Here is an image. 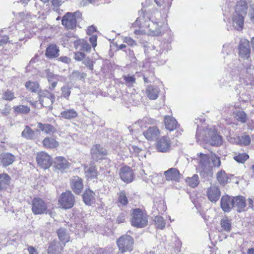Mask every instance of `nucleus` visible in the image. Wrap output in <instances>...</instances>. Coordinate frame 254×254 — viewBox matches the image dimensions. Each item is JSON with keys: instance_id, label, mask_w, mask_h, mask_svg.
<instances>
[{"instance_id": "obj_1", "label": "nucleus", "mask_w": 254, "mask_h": 254, "mask_svg": "<svg viewBox=\"0 0 254 254\" xmlns=\"http://www.w3.org/2000/svg\"><path fill=\"white\" fill-rule=\"evenodd\" d=\"M196 137L198 140H203L213 146H219L222 143L221 136L217 133L214 128H207L202 131L198 129Z\"/></svg>"}, {"instance_id": "obj_2", "label": "nucleus", "mask_w": 254, "mask_h": 254, "mask_svg": "<svg viewBox=\"0 0 254 254\" xmlns=\"http://www.w3.org/2000/svg\"><path fill=\"white\" fill-rule=\"evenodd\" d=\"M199 167L204 173H211L213 167H219L221 165L220 158L215 154H212L210 159L208 155L200 153Z\"/></svg>"}, {"instance_id": "obj_3", "label": "nucleus", "mask_w": 254, "mask_h": 254, "mask_svg": "<svg viewBox=\"0 0 254 254\" xmlns=\"http://www.w3.org/2000/svg\"><path fill=\"white\" fill-rule=\"evenodd\" d=\"M142 18L138 17L134 22V26H140L142 25L143 27H146L147 30H144V33H147L148 34L152 36H159L161 34L162 23L159 21H154L153 20H149L144 23H142Z\"/></svg>"}, {"instance_id": "obj_4", "label": "nucleus", "mask_w": 254, "mask_h": 254, "mask_svg": "<svg viewBox=\"0 0 254 254\" xmlns=\"http://www.w3.org/2000/svg\"><path fill=\"white\" fill-rule=\"evenodd\" d=\"M131 223L134 227L137 228L144 227L147 225V216L139 208L133 209L131 213Z\"/></svg>"}, {"instance_id": "obj_5", "label": "nucleus", "mask_w": 254, "mask_h": 254, "mask_svg": "<svg viewBox=\"0 0 254 254\" xmlns=\"http://www.w3.org/2000/svg\"><path fill=\"white\" fill-rule=\"evenodd\" d=\"M119 251L122 253L131 252L133 249L134 241L133 238L128 235H125L120 237L117 241Z\"/></svg>"}, {"instance_id": "obj_6", "label": "nucleus", "mask_w": 254, "mask_h": 254, "mask_svg": "<svg viewBox=\"0 0 254 254\" xmlns=\"http://www.w3.org/2000/svg\"><path fill=\"white\" fill-rule=\"evenodd\" d=\"M81 15V13L78 11L74 13L67 12L63 16L62 23L66 28L72 29L76 26V17L79 18Z\"/></svg>"}, {"instance_id": "obj_7", "label": "nucleus", "mask_w": 254, "mask_h": 254, "mask_svg": "<svg viewBox=\"0 0 254 254\" xmlns=\"http://www.w3.org/2000/svg\"><path fill=\"white\" fill-rule=\"evenodd\" d=\"M60 206L65 209L72 207L74 204V196L70 191L63 192L59 199Z\"/></svg>"}, {"instance_id": "obj_8", "label": "nucleus", "mask_w": 254, "mask_h": 254, "mask_svg": "<svg viewBox=\"0 0 254 254\" xmlns=\"http://www.w3.org/2000/svg\"><path fill=\"white\" fill-rule=\"evenodd\" d=\"M45 202L39 197H35L32 201V211L35 215L44 213L47 210Z\"/></svg>"}, {"instance_id": "obj_9", "label": "nucleus", "mask_w": 254, "mask_h": 254, "mask_svg": "<svg viewBox=\"0 0 254 254\" xmlns=\"http://www.w3.org/2000/svg\"><path fill=\"white\" fill-rule=\"evenodd\" d=\"M36 161L41 168L46 169L52 165L51 156L45 152H40L37 154Z\"/></svg>"}, {"instance_id": "obj_10", "label": "nucleus", "mask_w": 254, "mask_h": 254, "mask_svg": "<svg viewBox=\"0 0 254 254\" xmlns=\"http://www.w3.org/2000/svg\"><path fill=\"white\" fill-rule=\"evenodd\" d=\"M39 97L40 103L45 107H50L53 104L55 99L54 95L47 91L40 92Z\"/></svg>"}, {"instance_id": "obj_11", "label": "nucleus", "mask_w": 254, "mask_h": 254, "mask_svg": "<svg viewBox=\"0 0 254 254\" xmlns=\"http://www.w3.org/2000/svg\"><path fill=\"white\" fill-rule=\"evenodd\" d=\"M239 55L243 59H248L251 54L249 41L246 39H242L239 45Z\"/></svg>"}, {"instance_id": "obj_12", "label": "nucleus", "mask_w": 254, "mask_h": 254, "mask_svg": "<svg viewBox=\"0 0 254 254\" xmlns=\"http://www.w3.org/2000/svg\"><path fill=\"white\" fill-rule=\"evenodd\" d=\"M91 154L92 158L97 161L105 158L107 155V151L100 145L96 144L91 149Z\"/></svg>"}, {"instance_id": "obj_13", "label": "nucleus", "mask_w": 254, "mask_h": 254, "mask_svg": "<svg viewBox=\"0 0 254 254\" xmlns=\"http://www.w3.org/2000/svg\"><path fill=\"white\" fill-rule=\"evenodd\" d=\"M171 147V141L169 137L162 136L156 142V149L160 152H167Z\"/></svg>"}, {"instance_id": "obj_14", "label": "nucleus", "mask_w": 254, "mask_h": 254, "mask_svg": "<svg viewBox=\"0 0 254 254\" xmlns=\"http://www.w3.org/2000/svg\"><path fill=\"white\" fill-rule=\"evenodd\" d=\"M234 197L228 195H223L221 199L220 206L225 212H229L234 207Z\"/></svg>"}, {"instance_id": "obj_15", "label": "nucleus", "mask_w": 254, "mask_h": 254, "mask_svg": "<svg viewBox=\"0 0 254 254\" xmlns=\"http://www.w3.org/2000/svg\"><path fill=\"white\" fill-rule=\"evenodd\" d=\"M166 180L168 181L179 182L180 180L181 174L179 170L175 168H171L164 173Z\"/></svg>"}, {"instance_id": "obj_16", "label": "nucleus", "mask_w": 254, "mask_h": 254, "mask_svg": "<svg viewBox=\"0 0 254 254\" xmlns=\"http://www.w3.org/2000/svg\"><path fill=\"white\" fill-rule=\"evenodd\" d=\"M120 176L122 180L127 183L131 182L133 179L132 171L127 166L124 167L120 169Z\"/></svg>"}, {"instance_id": "obj_17", "label": "nucleus", "mask_w": 254, "mask_h": 254, "mask_svg": "<svg viewBox=\"0 0 254 254\" xmlns=\"http://www.w3.org/2000/svg\"><path fill=\"white\" fill-rule=\"evenodd\" d=\"M64 246V244H62L56 240H54L49 244L48 254H61Z\"/></svg>"}, {"instance_id": "obj_18", "label": "nucleus", "mask_w": 254, "mask_h": 254, "mask_svg": "<svg viewBox=\"0 0 254 254\" xmlns=\"http://www.w3.org/2000/svg\"><path fill=\"white\" fill-rule=\"evenodd\" d=\"M206 193L207 197L210 201L216 202L219 199L221 192L218 187L211 186L208 188Z\"/></svg>"}, {"instance_id": "obj_19", "label": "nucleus", "mask_w": 254, "mask_h": 254, "mask_svg": "<svg viewBox=\"0 0 254 254\" xmlns=\"http://www.w3.org/2000/svg\"><path fill=\"white\" fill-rule=\"evenodd\" d=\"M70 165V164L64 157L59 156L55 158V168L62 172L67 170L69 168Z\"/></svg>"}, {"instance_id": "obj_20", "label": "nucleus", "mask_w": 254, "mask_h": 254, "mask_svg": "<svg viewBox=\"0 0 254 254\" xmlns=\"http://www.w3.org/2000/svg\"><path fill=\"white\" fill-rule=\"evenodd\" d=\"M70 185L73 191L76 194H79L83 188L82 180L78 176L71 178Z\"/></svg>"}, {"instance_id": "obj_21", "label": "nucleus", "mask_w": 254, "mask_h": 254, "mask_svg": "<svg viewBox=\"0 0 254 254\" xmlns=\"http://www.w3.org/2000/svg\"><path fill=\"white\" fill-rule=\"evenodd\" d=\"M244 16L241 14L234 13L232 17V24L233 27L238 30L243 29L244 22Z\"/></svg>"}, {"instance_id": "obj_22", "label": "nucleus", "mask_w": 254, "mask_h": 254, "mask_svg": "<svg viewBox=\"0 0 254 254\" xmlns=\"http://www.w3.org/2000/svg\"><path fill=\"white\" fill-rule=\"evenodd\" d=\"M234 207L236 208L238 212H241L245 210L246 207L245 198L242 196L234 197Z\"/></svg>"}, {"instance_id": "obj_23", "label": "nucleus", "mask_w": 254, "mask_h": 254, "mask_svg": "<svg viewBox=\"0 0 254 254\" xmlns=\"http://www.w3.org/2000/svg\"><path fill=\"white\" fill-rule=\"evenodd\" d=\"M160 134V131L156 127H150L143 132V135L149 140L156 139Z\"/></svg>"}, {"instance_id": "obj_24", "label": "nucleus", "mask_w": 254, "mask_h": 254, "mask_svg": "<svg viewBox=\"0 0 254 254\" xmlns=\"http://www.w3.org/2000/svg\"><path fill=\"white\" fill-rule=\"evenodd\" d=\"M59 52L58 47L56 45L52 44L47 48L45 55L49 59H53L59 56Z\"/></svg>"}, {"instance_id": "obj_25", "label": "nucleus", "mask_w": 254, "mask_h": 254, "mask_svg": "<svg viewBox=\"0 0 254 254\" xmlns=\"http://www.w3.org/2000/svg\"><path fill=\"white\" fill-rule=\"evenodd\" d=\"M146 94L150 100H155L158 97L160 90L157 87L148 86L146 89Z\"/></svg>"}, {"instance_id": "obj_26", "label": "nucleus", "mask_w": 254, "mask_h": 254, "mask_svg": "<svg viewBox=\"0 0 254 254\" xmlns=\"http://www.w3.org/2000/svg\"><path fill=\"white\" fill-rule=\"evenodd\" d=\"M248 6L245 1L241 0L237 3L235 13L245 16L247 12Z\"/></svg>"}, {"instance_id": "obj_27", "label": "nucleus", "mask_w": 254, "mask_h": 254, "mask_svg": "<svg viewBox=\"0 0 254 254\" xmlns=\"http://www.w3.org/2000/svg\"><path fill=\"white\" fill-rule=\"evenodd\" d=\"M164 123L166 128L170 131L176 129L177 126V121L170 116H165L164 117Z\"/></svg>"}, {"instance_id": "obj_28", "label": "nucleus", "mask_w": 254, "mask_h": 254, "mask_svg": "<svg viewBox=\"0 0 254 254\" xmlns=\"http://www.w3.org/2000/svg\"><path fill=\"white\" fill-rule=\"evenodd\" d=\"M57 233L59 239L63 244L65 245L66 243L69 241L70 237L66 229L61 228L57 231Z\"/></svg>"}, {"instance_id": "obj_29", "label": "nucleus", "mask_w": 254, "mask_h": 254, "mask_svg": "<svg viewBox=\"0 0 254 254\" xmlns=\"http://www.w3.org/2000/svg\"><path fill=\"white\" fill-rule=\"evenodd\" d=\"M14 156L8 153H5L1 155L0 162L4 166L11 164L14 160Z\"/></svg>"}, {"instance_id": "obj_30", "label": "nucleus", "mask_w": 254, "mask_h": 254, "mask_svg": "<svg viewBox=\"0 0 254 254\" xmlns=\"http://www.w3.org/2000/svg\"><path fill=\"white\" fill-rule=\"evenodd\" d=\"M61 116L67 120H71L78 116L77 112L73 109H67L61 113Z\"/></svg>"}, {"instance_id": "obj_31", "label": "nucleus", "mask_w": 254, "mask_h": 254, "mask_svg": "<svg viewBox=\"0 0 254 254\" xmlns=\"http://www.w3.org/2000/svg\"><path fill=\"white\" fill-rule=\"evenodd\" d=\"M10 178L5 173L0 174V190L6 189L9 185Z\"/></svg>"}, {"instance_id": "obj_32", "label": "nucleus", "mask_w": 254, "mask_h": 254, "mask_svg": "<svg viewBox=\"0 0 254 254\" xmlns=\"http://www.w3.org/2000/svg\"><path fill=\"white\" fill-rule=\"evenodd\" d=\"M38 127L47 134H52L56 131V128L50 124H38Z\"/></svg>"}, {"instance_id": "obj_33", "label": "nucleus", "mask_w": 254, "mask_h": 254, "mask_svg": "<svg viewBox=\"0 0 254 254\" xmlns=\"http://www.w3.org/2000/svg\"><path fill=\"white\" fill-rule=\"evenodd\" d=\"M85 176L88 179L96 178L97 176V171L95 166L90 165L89 167L85 168Z\"/></svg>"}, {"instance_id": "obj_34", "label": "nucleus", "mask_w": 254, "mask_h": 254, "mask_svg": "<svg viewBox=\"0 0 254 254\" xmlns=\"http://www.w3.org/2000/svg\"><path fill=\"white\" fill-rule=\"evenodd\" d=\"M94 193L90 190H86L83 194V199L86 205H91L94 199Z\"/></svg>"}, {"instance_id": "obj_35", "label": "nucleus", "mask_w": 254, "mask_h": 254, "mask_svg": "<svg viewBox=\"0 0 254 254\" xmlns=\"http://www.w3.org/2000/svg\"><path fill=\"white\" fill-rule=\"evenodd\" d=\"M43 144L46 148H54L59 146V142L51 137H46L43 140Z\"/></svg>"}, {"instance_id": "obj_36", "label": "nucleus", "mask_w": 254, "mask_h": 254, "mask_svg": "<svg viewBox=\"0 0 254 254\" xmlns=\"http://www.w3.org/2000/svg\"><path fill=\"white\" fill-rule=\"evenodd\" d=\"M220 225L223 230L227 232H229L231 230L232 221L227 217H225L221 219Z\"/></svg>"}, {"instance_id": "obj_37", "label": "nucleus", "mask_w": 254, "mask_h": 254, "mask_svg": "<svg viewBox=\"0 0 254 254\" xmlns=\"http://www.w3.org/2000/svg\"><path fill=\"white\" fill-rule=\"evenodd\" d=\"M186 182L190 187L195 188L199 183V177L197 175L194 174L191 177H187Z\"/></svg>"}, {"instance_id": "obj_38", "label": "nucleus", "mask_w": 254, "mask_h": 254, "mask_svg": "<svg viewBox=\"0 0 254 254\" xmlns=\"http://www.w3.org/2000/svg\"><path fill=\"white\" fill-rule=\"evenodd\" d=\"M87 74L84 72H80L78 70H74L70 75L69 79L71 81L75 82L78 80L84 79Z\"/></svg>"}, {"instance_id": "obj_39", "label": "nucleus", "mask_w": 254, "mask_h": 254, "mask_svg": "<svg viewBox=\"0 0 254 254\" xmlns=\"http://www.w3.org/2000/svg\"><path fill=\"white\" fill-rule=\"evenodd\" d=\"M26 88L32 92H38L39 94L40 93V85L38 83L36 82L28 81L25 83Z\"/></svg>"}, {"instance_id": "obj_40", "label": "nucleus", "mask_w": 254, "mask_h": 254, "mask_svg": "<svg viewBox=\"0 0 254 254\" xmlns=\"http://www.w3.org/2000/svg\"><path fill=\"white\" fill-rule=\"evenodd\" d=\"M21 136L27 139H33L35 137L34 131L28 126H26L22 132Z\"/></svg>"}, {"instance_id": "obj_41", "label": "nucleus", "mask_w": 254, "mask_h": 254, "mask_svg": "<svg viewBox=\"0 0 254 254\" xmlns=\"http://www.w3.org/2000/svg\"><path fill=\"white\" fill-rule=\"evenodd\" d=\"M75 44H77V48H79L80 50L83 51L89 52L91 47L88 42L84 40H80L76 41Z\"/></svg>"}, {"instance_id": "obj_42", "label": "nucleus", "mask_w": 254, "mask_h": 254, "mask_svg": "<svg viewBox=\"0 0 254 254\" xmlns=\"http://www.w3.org/2000/svg\"><path fill=\"white\" fill-rule=\"evenodd\" d=\"M228 177L224 171H221L217 174V180L220 185H224L228 181Z\"/></svg>"}, {"instance_id": "obj_43", "label": "nucleus", "mask_w": 254, "mask_h": 254, "mask_svg": "<svg viewBox=\"0 0 254 254\" xmlns=\"http://www.w3.org/2000/svg\"><path fill=\"white\" fill-rule=\"evenodd\" d=\"M13 110L17 114H27L30 112V109L27 106L19 105L14 106Z\"/></svg>"}, {"instance_id": "obj_44", "label": "nucleus", "mask_w": 254, "mask_h": 254, "mask_svg": "<svg viewBox=\"0 0 254 254\" xmlns=\"http://www.w3.org/2000/svg\"><path fill=\"white\" fill-rule=\"evenodd\" d=\"M118 202L123 206H125L128 203V199L125 190L121 191L119 193Z\"/></svg>"}, {"instance_id": "obj_45", "label": "nucleus", "mask_w": 254, "mask_h": 254, "mask_svg": "<svg viewBox=\"0 0 254 254\" xmlns=\"http://www.w3.org/2000/svg\"><path fill=\"white\" fill-rule=\"evenodd\" d=\"M154 221L157 228L163 229L165 228L166 223L162 216H156L155 217Z\"/></svg>"}, {"instance_id": "obj_46", "label": "nucleus", "mask_w": 254, "mask_h": 254, "mask_svg": "<svg viewBox=\"0 0 254 254\" xmlns=\"http://www.w3.org/2000/svg\"><path fill=\"white\" fill-rule=\"evenodd\" d=\"M249 158V155L246 153H240L234 157V159L238 163H244Z\"/></svg>"}, {"instance_id": "obj_47", "label": "nucleus", "mask_w": 254, "mask_h": 254, "mask_svg": "<svg viewBox=\"0 0 254 254\" xmlns=\"http://www.w3.org/2000/svg\"><path fill=\"white\" fill-rule=\"evenodd\" d=\"M235 117L237 120L242 123H245L247 120L246 114L243 111H239L236 113Z\"/></svg>"}, {"instance_id": "obj_48", "label": "nucleus", "mask_w": 254, "mask_h": 254, "mask_svg": "<svg viewBox=\"0 0 254 254\" xmlns=\"http://www.w3.org/2000/svg\"><path fill=\"white\" fill-rule=\"evenodd\" d=\"M14 98V93L11 90H7L3 94V99L5 100L11 101Z\"/></svg>"}, {"instance_id": "obj_49", "label": "nucleus", "mask_w": 254, "mask_h": 254, "mask_svg": "<svg viewBox=\"0 0 254 254\" xmlns=\"http://www.w3.org/2000/svg\"><path fill=\"white\" fill-rule=\"evenodd\" d=\"M62 95L66 99H68L70 96L71 91L70 87L68 85H64L61 88Z\"/></svg>"}, {"instance_id": "obj_50", "label": "nucleus", "mask_w": 254, "mask_h": 254, "mask_svg": "<svg viewBox=\"0 0 254 254\" xmlns=\"http://www.w3.org/2000/svg\"><path fill=\"white\" fill-rule=\"evenodd\" d=\"M154 1L155 2L157 5L159 7L163 5V4L164 3V0H146L144 5L145 6H148L153 3Z\"/></svg>"}, {"instance_id": "obj_51", "label": "nucleus", "mask_w": 254, "mask_h": 254, "mask_svg": "<svg viewBox=\"0 0 254 254\" xmlns=\"http://www.w3.org/2000/svg\"><path fill=\"white\" fill-rule=\"evenodd\" d=\"M124 79L125 80V82L128 85H132L135 82V78L134 76H130L129 75H125Z\"/></svg>"}, {"instance_id": "obj_52", "label": "nucleus", "mask_w": 254, "mask_h": 254, "mask_svg": "<svg viewBox=\"0 0 254 254\" xmlns=\"http://www.w3.org/2000/svg\"><path fill=\"white\" fill-rule=\"evenodd\" d=\"M240 141L242 144L245 145H249L251 142V138L249 135H244L242 136L240 139Z\"/></svg>"}, {"instance_id": "obj_53", "label": "nucleus", "mask_w": 254, "mask_h": 254, "mask_svg": "<svg viewBox=\"0 0 254 254\" xmlns=\"http://www.w3.org/2000/svg\"><path fill=\"white\" fill-rule=\"evenodd\" d=\"M83 64L86 66L88 67L90 70H93V61L88 57L84 58L83 60Z\"/></svg>"}, {"instance_id": "obj_54", "label": "nucleus", "mask_w": 254, "mask_h": 254, "mask_svg": "<svg viewBox=\"0 0 254 254\" xmlns=\"http://www.w3.org/2000/svg\"><path fill=\"white\" fill-rule=\"evenodd\" d=\"M85 57V55L82 52H76L74 55V59L77 61H83Z\"/></svg>"}, {"instance_id": "obj_55", "label": "nucleus", "mask_w": 254, "mask_h": 254, "mask_svg": "<svg viewBox=\"0 0 254 254\" xmlns=\"http://www.w3.org/2000/svg\"><path fill=\"white\" fill-rule=\"evenodd\" d=\"M124 42H126L129 46L136 45L135 42L130 37H126L124 39Z\"/></svg>"}, {"instance_id": "obj_56", "label": "nucleus", "mask_w": 254, "mask_h": 254, "mask_svg": "<svg viewBox=\"0 0 254 254\" xmlns=\"http://www.w3.org/2000/svg\"><path fill=\"white\" fill-rule=\"evenodd\" d=\"M97 36L93 35L89 38V41L92 44L93 47H95L97 45Z\"/></svg>"}, {"instance_id": "obj_57", "label": "nucleus", "mask_w": 254, "mask_h": 254, "mask_svg": "<svg viewBox=\"0 0 254 254\" xmlns=\"http://www.w3.org/2000/svg\"><path fill=\"white\" fill-rule=\"evenodd\" d=\"M58 60L65 64H69L71 62V59L66 56H62Z\"/></svg>"}, {"instance_id": "obj_58", "label": "nucleus", "mask_w": 254, "mask_h": 254, "mask_svg": "<svg viewBox=\"0 0 254 254\" xmlns=\"http://www.w3.org/2000/svg\"><path fill=\"white\" fill-rule=\"evenodd\" d=\"M52 4L55 7H59L63 3L62 0H51Z\"/></svg>"}, {"instance_id": "obj_59", "label": "nucleus", "mask_w": 254, "mask_h": 254, "mask_svg": "<svg viewBox=\"0 0 254 254\" xmlns=\"http://www.w3.org/2000/svg\"><path fill=\"white\" fill-rule=\"evenodd\" d=\"M130 151H133V152L135 153V154H138L141 150L140 148L135 145L132 146L130 148Z\"/></svg>"}, {"instance_id": "obj_60", "label": "nucleus", "mask_w": 254, "mask_h": 254, "mask_svg": "<svg viewBox=\"0 0 254 254\" xmlns=\"http://www.w3.org/2000/svg\"><path fill=\"white\" fill-rule=\"evenodd\" d=\"M96 31V28L93 26V25L89 26L87 28V34L88 35H91L94 32Z\"/></svg>"}, {"instance_id": "obj_61", "label": "nucleus", "mask_w": 254, "mask_h": 254, "mask_svg": "<svg viewBox=\"0 0 254 254\" xmlns=\"http://www.w3.org/2000/svg\"><path fill=\"white\" fill-rule=\"evenodd\" d=\"M8 42V38L4 37L0 40V46H3Z\"/></svg>"}, {"instance_id": "obj_62", "label": "nucleus", "mask_w": 254, "mask_h": 254, "mask_svg": "<svg viewBox=\"0 0 254 254\" xmlns=\"http://www.w3.org/2000/svg\"><path fill=\"white\" fill-rule=\"evenodd\" d=\"M249 207L251 208H254V201L252 198H249L248 200Z\"/></svg>"}, {"instance_id": "obj_63", "label": "nucleus", "mask_w": 254, "mask_h": 254, "mask_svg": "<svg viewBox=\"0 0 254 254\" xmlns=\"http://www.w3.org/2000/svg\"><path fill=\"white\" fill-rule=\"evenodd\" d=\"M125 220V217L123 215H121L118 217L117 219V222L118 223H121L123 222Z\"/></svg>"}, {"instance_id": "obj_64", "label": "nucleus", "mask_w": 254, "mask_h": 254, "mask_svg": "<svg viewBox=\"0 0 254 254\" xmlns=\"http://www.w3.org/2000/svg\"><path fill=\"white\" fill-rule=\"evenodd\" d=\"M28 250L29 254H38L36 252L35 249L33 247H31V246L29 247L28 248Z\"/></svg>"}]
</instances>
